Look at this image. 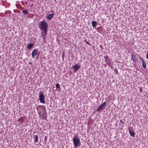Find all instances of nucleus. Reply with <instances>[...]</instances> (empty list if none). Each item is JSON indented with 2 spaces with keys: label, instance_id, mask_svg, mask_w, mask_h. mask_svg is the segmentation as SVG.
<instances>
[{
  "label": "nucleus",
  "instance_id": "obj_13",
  "mask_svg": "<svg viewBox=\"0 0 148 148\" xmlns=\"http://www.w3.org/2000/svg\"><path fill=\"white\" fill-rule=\"evenodd\" d=\"M42 34V38L43 39V40L44 41V42H45L46 41V34H45V36L43 34V33L42 32H41Z\"/></svg>",
  "mask_w": 148,
  "mask_h": 148
},
{
  "label": "nucleus",
  "instance_id": "obj_19",
  "mask_svg": "<svg viewBox=\"0 0 148 148\" xmlns=\"http://www.w3.org/2000/svg\"><path fill=\"white\" fill-rule=\"evenodd\" d=\"M84 42L88 44L89 45H91V44L89 42L86 40L84 41Z\"/></svg>",
  "mask_w": 148,
  "mask_h": 148
},
{
  "label": "nucleus",
  "instance_id": "obj_23",
  "mask_svg": "<svg viewBox=\"0 0 148 148\" xmlns=\"http://www.w3.org/2000/svg\"><path fill=\"white\" fill-rule=\"evenodd\" d=\"M140 92L141 93L142 92V88H141V87H140Z\"/></svg>",
  "mask_w": 148,
  "mask_h": 148
},
{
  "label": "nucleus",
  "instance_id": "obj_2",
  "mask_svg": "<svg viewBox=\"0 0 148 148\" xmlns=\"http://www.w3.org/2000/svg\"><path fill=\"white\" fill-rule=\"evenodd\" d=\"M43 108L42 109H44V108H45V107L44 106H38L36 108L37 110H38V114L39 116H40V117L41 119H45L46 118V116L44 112V111H42L39 112L38 110L39 109H41L42 108Z\"/></svg>",
  "mask_w": 148,
  "mask_h": 148
},
{
  "label": "nucleus",
  "instance_id": "obj_25",
  "mask_svg": "<svg viewBox=\"0 0 148 148\" xmlns=\"http://www.w3.org/2000/svg\"><path fill=\"white\" fill-rule=\"evenodd\" d=\"M14 69L13 67H12L11 68V70L13 71Z\"/></svg>",
  "mask_w": 148,
  "mask_h": 148
},
{
  "label": "nucleus",
  "instance_id": "obj_16",
  "mask_svg": "<svg viewBox=\"0 0 148 148\" xmlns=\"http://www.w3.org/2000/svg\"><path fill=\"white\" fill-rule=\"evenodd\" d=\"M103 108L102 107L101 105L99 106L97 109V111H99L101 110Z\"/></svg>",
  "mask_w": 148,
  "mask_h": 148
},
{
  "label": "nucleus",
  "instance_id": "obj_15",
  "mask_svg": "<svg viewBox=\"0 0 148 148\" xmlns=\"http://www.w3.org/2000/svg\"><path fill=\"white\" fill-rule=\"evenodd\" d=\"M22 12L25 14H27L29 13V10H24L22 11Z\"/></svg>",
  "mask_w": 148,
  "mask_h": 148
},
{
  "label": "nucleus",
  "instance_id": "obj_9",
  "mask_svg": "<svg viewBox=\"0 0 148 148\" xmlns=\"http://www.w3.org/2000/svg\"><path fill=\"white\" fill-rule=\"evenodd\" d=\"M34 138V143H36L38 141V137L37 135H34L33 137Z\"/></svg>",
  "mask_w": 148,
  "mask_h": 148
},
{
  "label": "nucleus",
  "instance_id": "obj_5",
  "mask_svg": "<svg viewBox=\"0 0 148 148\" xmlns=\"http://www.w3.org/2000/svg\"><path fill=\"white\" fill-rule=\"evenodd\" d=\"M105 61L106 64L109 66H110L111 64V61L110 60L109 57L107 56L104 57Z\"/></svg>",
  "mask_w": 148,
  "mask_h": 148
},
{
  "label": "nucleus",
  "instance_id": "obj_6",
  "mask_svg": "<svg viewBox=\"0 0 148 148\" xmlns=\"http://www.w3.org/2000/svg\"><path fill=\"white\" fill-rule=\"evenodd\" d=\"M38 53V50L36 49H34L32 52V56L33 58H34L35 56L37 55Z\"/></svg>",
  "mask_w": 148,
  "mask_h": 148
},
{
  "label": "nucleus",
  "instance_id": "obj_21",
  "mask_svg": "<svg viewBox=\"0 0 148 148\" xmlns=\"http://www.w3.org/2000/svg\"><path fill=\"white\" fill-rule=\"evenodd\" d=\"M56 86L57 88H60V86L59 84H57L56 85Z\"/></svg>",
  "mask_w": 148,
  "mask_h": 148
},
{
  "label": "nucleus",
  "instance_id": "obj_1",
  "mask_svg": "<svg viewBox=\"0 0 148 148\" xmlns=\"http://www.w3.org/2000/svg\"><path fill=\"white\" fill-rule=\"evenodd\" d=\"M39 27L41 31H42L44 32V34H46L48 28V25L47 23L44 21H41Z\"/></svg>",
  "mask_w": 148,
  "mask_h": 148
},
{
  "label": "nucleus",
  "instance_id": "obj_20",
  "mask_svg": "<svg viewBox=\"0 0 148 148\" xmlns=\"http://www.w3.org/2000/svg\"><path fill=\"white\" fill-rule=\"evenodd\" d=\"M106 104V102H103L101 105V106L103 107V108H104V107L105 106Z\"/></svg>",
  "mask_w": 148,
  "mask_h": 148
},
{
  "label": "nucleus",
  "instance_id": "obj_8",
  "mask_svg": "<svg viewBox=\"0 0 148 148\" xmlns=\"http://www.w3.org/2000/svg\"><path fill=\"white\" fill-rule=\"evenodd\" d=\"M139 59L141 60L142 62V66L144 68H146V62L141 57L139 58Z\"/></svg>",
  "mask_w": 148,
  "mask_h": 148
},
{
  "label": "nucleus",
  "instance_id": "obj_3",
  "mask_svg": "<svg viewBox=\"0 0 148 148\" xmlns=\"http://www.w3.org/2000/svg\"><path fill=\"white\" fill-rule=\"evenodd\" d=\"M73 142L74 144V147L77 148V147L80 146V140L75 136L73 138Z\"/></svg>",
  "mask_w": 148,
  "mask_h": 148
},
{
  "label": "nucleus",
  "instance_id": "obj_10",
  "mask_svg": "<svg viewBox=\"0 0 148 148\" xmlns=\"http://www.w3.org/2000/svg\"><path fill=\"white\" fill-rule=\"evenodd\" d=\"M129 133L131 136H132L133 137L134 136V134H135V132L133 130H129Z\"/></svg>",
  "mask_w": 148,
  "mask_h": 148
},
{
  "label": "nucleus",
  "instance_id": "obj_17",
  "mask_svg": "<svg viewBox=\"0 0 148 148\" xmlns=\"http://www.w3.org/2000/svg\"><path fill=\"white\" fill-rule=\"evenodd\" d=\"M132 58L134 62H135L136 61V59L135 58V56L134 55H132Z\"/></svg>",
  "mask_w": 148,
  "mask_h": 148
},
{
  "label": "nucleus",
  "instance_id": "obj_7",
  "mask_svg": "<svg viewBox=\"0 0 148 148\" xmlns=\"http://www.w3.org/2000/svg\"><path fill=\"white\" fill-rule=\"evenodd\" d=\"M80 68L79 65L76 64L73 67V71L75 72H76Z\"/></svg>",
  "mask_w": 148,
  "mask_h": 148
},
{
  "label": "nucleus",
  "instance_id": "obj_12",
  "mask_svg": "<svg viewBox=\"0 0 148 148\" xmlns=\"http://www.w3.org/2000/svg\"><path fill=\"white\" fill-rule=\"evenodd\" d=\"M33 45L34 44L33 43L29 44L27 46V48L29 49H30L33 46Z\"/></svg>",
  "mask_w": 148,
  "mask_h": 148
},
{
  "label": "nucleus",
  "instance_id": "obj_14",
  "mask_svg": "<svg viewBox=\"0 0 148 148\" xmlns=\"http://www.w3.org/2000/svg\"><path fill=\"white\" fill-rule=\"evenodd\" d=\"M92 26L95 27H96V25L97 24V22L95 21H93L92 22Z\"/></svg>",
  "mask_w": 148,
  "mask_h": 148
},
{
  "label": "nucleus",
  "instance_id": "obj_4",
  "mask_svg": "<svg viewBox=\"0 0 148 148\" xmlns=\"http://www.w3.org/2000/svg\"><path fill=\"white\" fill-rule=\"evenodd\" d=\"M43 93V92L40 93L39 97V99L41 103H45V97Z\"/></svg>",
  "mask_w": 148,
  "mask_h": 148
},
{
  "label": "nucleus",
  "instance_id": "obj_11",
  "mask_svg": "<svg viewBox=\"0 0 148 148\" xmlns=\"http://www.w3.org/2000/svg\"><path fill=\"white\" fill-rule=\"evenodd\" d=\"M53 14H50L47 17V18L51 20V18L53 16Z\"/></svg>",
  "mask_w": 148,
  "mask_h": 148
},
{
  "label": "nucleus",
  "instance_id": "obj_24",
  "mask_svg": "<svg viewBox=\"0 0 148 148\" xmlns=\"http://www.w3.org/2000/svg\"><path fill=\"white\" fill-rule=\"evenodd\" d=\"M146 58L148 60V51L147 53V55H146Z\"/></svg>",
  "mask_w": 148,
  "mask_h": 148
},
{
  "label": "nucleus",
  "instance_id": "obj_18",
  "mask_svg": "<svg viewBox=\"0 0 148 148\" xmlns=\"http://www.w3.org/2000/svg\"><path fill=\"white\" fill-rule=\"evenodd\" d=\"M114 71L116 74H118L119 73L117 70L116 69H114Z\"/></svg>",
  "mask_w": 148,
  "mask_h": 148
},
{
  "label": "nucleus",
  "instance_id": "obj_22",
  "mask_svg": "<svg viewBox=\"0 0 148 148\" xmlns=\"http://www.w3.org/2000/svg\"><path fill=\"white\" fill-rule=\"evenodd\" d=\"M62 60H64V52L62 53Z\"/></svg>",
  "mask_w": 148,
  "mask_h": 148
}]
</instances>
